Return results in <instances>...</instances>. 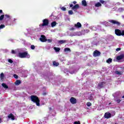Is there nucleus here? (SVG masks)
<instances>
[{"label":"nucleus","instance_id":"obj_1","mask_svg":"<svg viewBox=\"0 0 124 124\" xmlns=\"http://www.w3.org/2000/svg\"><path fill=\"white\" fill-rule=\"evenodd\" d=\"M31 100L34 103H36L37 106H40V100L36 95H32L30 96Z\"/></svg>","mask_w":124,"mask_h":124},{"label":"nucleus","instance_id":"obj_2","mask_svg":"<svg viewBox=\"0 0 124 124\" xmlns=\"http://www.w3.org/2000/svg\"><path fill=\"white\" fill-rule=\"evenodd\" d=\"M18 57L21 59H24L25 58L30 59V58H31V56L27 52H19L18 53Z\"/></svg>","mask_w":124,"mask_h":124},{"label":"nucleus","instance_id":"obj_3","mask_svg":"<svg viewBox=\"0 0 124 124\" xmlns=\"http://www.w3.org/2000/svg\"><path fill=\"white\" fill-rule=\"evenodd\" d=\"M115 33L117 36H124V31H121L120 29H115Z\"/></svg>","mask_w":124,"mask_h":124},{"label":"nucleus","instance_id":"obj_4","mask_svg":"<svg viewBox=\"0 0 124 124\" xmlns=\"http://www.w3.org/2000/svg\"><path fill=\"white\" fill-rule=\"evenodd\" d=\"M49 25V20L47 18H46L43 20V24H40L39 27H45Z\"/></svg>","mask_w":124,"mask_h":124},{"label":"nucleus","instance_id":"obj_5","mask_svg":"<svg viewBox=\"0 0 124 124\" xmlns=\"http://www.w3.org/2000/svg\"><path fill=\"white\" fill-rule=\"evenodd\" d=\"M70 7H72V10H74V11H76L78 9V8H80V6H79V4H77L75 6H73V4H70Z\"/></svg>","mask_w":124,"mask_h":124},{"label":"nucleus","instance_id":"obj_6","mask_svg":"<svg viewBox=\"0 0 124 124\" xmlns=\"http://www.w3.org/2000/svg\"><path fill=\"white\" fill-rule=\"evenodd\" d=\"M109 23H111L113 25H116L117 26H121V22L116 21L115 20H109Z\"/></svg>","mask_w":124,"mask_h":124},{"label":"nucleus","instance_id":"obj_7","mask_svg":"<svg viewBox=\"0 0 124 124\" xmlns=\"http://www.w3.org/2000/svg\"><path fill=\"white\" fill-rule=\"evenodd\" d=\"M100 55H101V53L100 52V51L96 50L95 51H94V52H93V57H98L99 56H100Z\"/></svg>","mask_w":124,"mask_h":124},{"label":"nucleus","instance_id":"obj_8","mask_svg":"<svg viewBox=\"0 0 124 124\" xmlns=\"http://www.w3.org/2000/svg\"><path fill=\"white\" fill-rule=\"evenodd\" d=\"M105 85V82H99L98 84L97 88L99 89H102V88L104 87V85Z\"/></svg>","mask_w":124,"mask_h":124},{"label":"nucleus","instance_id":"obj_9","mask_svg":"<svg viewBox=\"0 0 124 124\" xmlns=\"http://www.w3.org/2000/svg\"><path fill=\"white\" fill-rule=\"evenodd\" d=\"M40 40L41 42H46V41H47V39H46V36H45V35H41Z\"/></svg>","mask_w":124,"mask_h":124},{"label":"nucleus","instance_id":"obj_10","mask_svg":"<svg viewBox=\"0 0 124 124\" xmlns=\"http://www.w3.org/2000/svg\"><path fill=\"white\" fill-rule=\"evenodd\" d=\"M70 102H71V103H72V104H76V103H77V100L76 99V98L72 97L70 99Z\"/></svg>","mask_w":124,"mask_h":124},{"label":"nucleus","instance_id":"obj_11","mask_svg":"<svg viewBox=\"0 0 124 124\" xmlns=\"http://www.w3.org/2000/svg\"><path fill=\"white\" fill-rule=\"evenodd\" d=\"M104 117L105 119H110L111 118V113L110 112H106Z\"/></svg>","mask_w":124,"mask_h":124},{"label":"nucleus","instance_id":"obj_12","mask_svg":"<svg viewBox=\"0 0 124 124\" xmlns=\"http://www.w3.org/2000/svg\"><path fill=\"white\" fill-rule=\"evenodd\" d=\"M7 117L8 119H11L12 121H14V120H15V116H14V115L12 113L9 114Z\"/></svg>","mask_w":124,"mask_h":124},{"label":"nucleus","instance_id":"obj_13","mask_svg":"<svg viewBox=\"0 0 124 124\" xmlns=\"http://www.w3.org/2000/svg\"><path fill=\"white\" fill-rule=\"evenodd\" d=\"M82 27V24L80 22H78L76 24H75V28L77 29H80Z\"/></svg>","mask_w":124,"mask_h":124},{"label":"nucleus","instance_id":"obj_14","mask_svg":"<svg viewBox=\"0 0 124 124\" xmlns=\"http://www.w3.org/2000/svg\"><path fill=\"white\" fill-rule=\"evenodd\" d=\"M124 58V54H122V55H120V56H118L116 57V60H117V61H121V60H123Z\"/></svg>","mask_w":124,"mask_h":124},{"label":"nucleus","instance_id":"obj_15","mask_svg":"<svg viewBox=\"0 0 124 124\" xmlns=\"http://www.w3.org/2000/svg\"><path fill=\"white\" fill-rule=\"evenodd\" d=\"M81 4L82 6H84V7L88 6V4H87V1H86V0H82L81 1Z\"/></svg>","mask_w":124,"mask_h":124},{"label":"nucleus","instance_id":"obj_16","mask_svg":"<svg viewBox=\"0 0 124 124\" xmlns=\"http://www.w3.org/2000/svg\"><path fill=\"white\" fill-rule=\"evenodd\" d=\"M99 2L101 4H104V5H105L107 3V1L104 0H99Z\"/></svg>","mask_w":124,"mask_h":124},{"label":"nucleus","instance_id":"obj_17","mask_svg":"<svg viewBox=\"0 0 124 124\" xmlns=\"http://www.w3.org/2000/svg\"><path fill=\"white\" fill-rule=\"evenodd\" d=\"M95 7H99L100 6H102V5L100 2H98L96 4H95Z\"/></svg>","mask_w":124,"mask_h":124},{"label":"nucleus","instance_id":"obj_18","mask_svg":"<svg viewBox=\"0 0 124 124\" xmlns=\"http://www.w3.org/2000/svg\"><path fill=\"white\" fill-rule=\"evenodd\" d=\"M56 25H57V22L56 21H53L51 24V26L52 28H54V27H56Z\"/></svg>","mask_w":124,"mask_h":124},{"label":"nucleus","instance_id":"obj_19","mask_svg":"<svg viewBox=\"0 0 124 124\" xmlns=\"http://www.w3.org/2000/svg\"><path fill=\"white\" fill-rule=\"evenodd\" d=\"M54 50H55V52H60L61 51V48L54 47Z\"/></svg>","mask_w":124,"mask_h":124},{"label":"nucleus","instance_id":"obj_20","mask_svg":"<svg viewBox=\"0 0 124 124\" xmlns=\"http://www.w3.org/2000/svg\"><path fill=\"white\" fill-rule=\"evenodd\" d=\"M58 43H59L60 44H63V43H66V40H59L58 41Z\"/></svg>","mask_w":124,"mask_h":124},{"label":"nucleus","instance_id":"obj_21","mask_svg":"<svg viewBox=\"0 0 124 124\" xmlns=\"http://www.w3.org/2000/svg\"><path fill=\"white\" fill-rule=\"evenodd\" d=\"M53 65H54V66H58L59 62H56V61H53Z\"/></svg>","mask_w":124,"mask_h":124},{"label":"nucleus","instance_id":"obj_22","mask_svg":"<svg viewBox=\"0 0 124 124\" xmlns=\"http://www.w3.org/2000/svg\"><path fill=\"white\" fill-rule=\"evenodd\" d=\"M2 86L3 88H4V89H8V86L5 83H2Z\"/></svg>","mask_w":124,"mask_h":124},{"label":"nucleus","instance_id":"obj_23","mask_svg":"<svg viewBox=\"0 0 124 124\" xmlns=\"http://www.w3.org/2000/svg\"><path fill=\"white\" fill-rule=\"evenodd\" d=\"M106 62H107V63H111V62H112V59L108 58V60L106 61Z\"/></svg>","mask_w":124,"mask_h":124},{"label":"nucleus","instance_id":"obj_24","mask_svg":"<svg viewBox=\"0 0 124 124\" xmlns=\"http://www.w3.org/2000/svg\"><path fill=\"white\" fill-rule=\"evenodd\" d=\"M21 83H22L21 82V80H17L16 81V82H15V84H16V85H20V84H21Z\"/></svg>","mask_w":124,"mask_h":124},{"label":"nucleus","instance_id":"obj_25","mask_svg":"<svg viewBox=\"0 0 124 124\" xmlns=\"http://www.w3.org/2000/svg\"><path fill=\"white\" fill-rule=\"evenodd\" d=\"M69 15H73V11L72 10H69L68 12Z\"/></svg>","mask_w":124,"mask_h":124},{"label":"nucleus","instance_id":"obj_26","mask_svg":"<svg viewBox=\"0 0 124 124\" xmlns=\"http://www.w3.org/2000/svg\"><path fill=\"white\" fill-rule=\"evenodd\" d=\"M4 19V15H2L0 16V21H2Z\"/></svg>","mask_w":124,"mask_h":124},{"label":"nucleus","instance_id":"obj_27","mask_svg":"<svg viewBox=\"0 0 124 124\" xmlns=\"http://www.w3.org/2000/svg\"><path fill=\"white\" fill-rule=\"evenodd\" d=\"M65 52H71V50H70V48H65L64 49Z\"/></svg>","mask_w":124,"mask_h":124},{"label":"nucleus","instance_id":"obj_28","mask_svg":"<svg viewBox=\"0 0 124 124\" xmlns=\"http://www.w3.org/2000/svg\"><path fill=\"white\" fill-rule=\"evenodd\" d=\"M5 19L6 20V19H10V16L9 15H5Z\"/></svg>","mask_w":124,"mask_h":124},{"label":"nucleus","instance_id":"obj_29","mask_svg":"<svg viewBox=\"0 0 124 124\" xmlns=\"http://www.w3.org/2000/svg\"><path fill=\"white\" fill-rule=\"evenodd\" d=\"M88 99H89V100H93V95H90Z\"/></svg>","mask_w":124,"mask_h":124},{"label":"nucleus","instance_id":"obj_30","mask_svg":"<svg viewBox=\"0 0 124 124\" xmlns=\"http://www.w3.org/2000/svg\"><path fill=\"white\" fill-rule=\"evenodd\" d=\"M4 77V74H3V73H1L0 74V78H1V79H3Z\"/></svg>","mask_w":124,"mask_h":124},{"label":"nucleus","instance_id":"obj_31","mask_svg":"<svg viewBox=\"0 0 124 124\" xmlns=\"http://www.w3.org/2000/svg\"><path fill=\"white\" fill-rule=\"evenodd\" d=\"M3 28H5V25H4V24L0 25V30H1V29H3Z\"/></svg>","mask_w":124,"mask_h":124},{"label":"nucleus","instance_id":"obj_32","mask_svg":"<svg viewBox=\"0 0 124 124\" xmlns=\"http://www.w3.org/2000/svg\"><path fill=\"white\" fill-rule=\"evenodd\" d=\"M115 101L116 102H117V103H120V102H121V101H122V100H121V99H116V100H115Z\"/></svg>","mask_w":124,"mask_h":124},{"label":"nucleus","instance_id":"obj_33","mask_svg":"<svg viewBox=\"0 0 124 124\" xmlns=\"http://www.w3.org/2000/svg\"><path fill=\"white\" fill-rule=\"evenodd\" d=\"M86 105L90 107V106H92V103H91V102H87Z\"/></svg>","mask_w":124,"mask_h":124},{"label":"nucleus","instance_id":"obj_34","mask_svg":"<svg viewBox=\"0 0 124 124\" xmlns=\"http://www.w3.org/2000/svg\"><path fill=\"white\" fill-rule=\"evenodd\" d=\"M31 50H34V49H35V46H34V45H31Z\"/></svg>","mask_w":124,"mask_h":124},{"label":"nucleus","instance_id":"obj_35","mask_svg":"<svg viewBox=\"0 0 124 124\" xmlns=\"http://www.w3.org/2000/svg\"><path fill=\"white\" fill-rule=\"evenodd\" d=\"M62 10V11H66V8L64 7H62L61 8Z\"/></svg>","mask_w":124,"mask_h":124},{"label":"nucleus","instance_id":"obj_36","mask_svg":"<svg viewBox=\"0 0 124 124\" xmlns=\"http://www.w3.org/2000/svg\"><path fill=\"white\" fill-rule=\"evenodd\" d=\"M47 41L48 43H51L52 41H53L52 39H48L47 40Z\"/></svg>","mask_w":124,"mask_h":124},{"label":"nucleus","instance_id":"obj_37","mask_svg":"<svg viewBox=\"0 0 124 124\" xmlns=\"http://www.w3.org/2000/svg\"><path fill=\"white\" fill-rule=\"evenodd\" d=\"M74 124H81V122L80 121H76L74 122Z\"/></svg>","mask_w":124,"mask_h":124},{"label":"nucleus","instance_id":"obj_38","mask_svg":"<svg viewBox=\"0 0 124 124\" xmlns=\"http://www.w3.org/2000/svg\"><path fill=\"white\" fill-rule=\"evenodd\" d=\"M8 62H10V63H12L13 62V61L11 59H8Z\"/></svg>","mask_w":124,"mask_h":124},{"label":"nucleus","instance_id":"obj_39","mask_svg":"<svg viewBox=\"0 0 124 124\" xmlns=\"http://www.w3.org/2000/svg\"><path fill=\"white\" fill-rule=\"evenodd\" d=\"M116 74H118V75H121L122 74V73L118 71H116Z\"/></svg>","mask_w":124,"mask_h":124},{"label":"nucleus","instance_id":"obj_40","mask_svg":"<svg viewBox=\"0 0 124 124\" xmlns=\"http://www.w3.org/2000/svg\"><path fill=\"white\" fill-rule=\"evenodd\" d=\"M14 78H16V79H17V78H18V75H17L16 74H14Z\"/></svg>","mask_w":124,"mask_h":124},{"label":"nucleus","instance_id":"obj_41","mask_svg":"<svg viewBox=\"0 0 124 124\" xmlns=\"http://www.w3.org/2000/svg\"><path fill=\"white\" fill-rule=\"evenodd\" d=\"M12 54H16V51L14 50H12Z\"/></svg>","mask_w":124,"mask_h":124},{"label":"nucleus","instance_id":"obj_42","mask_svg":"<svg viewBox=\"0 0 124 124\" xmlns=\"http://www.w3.org/2000/svg\"><path fill=\"white\" fill-rule=\"evenodd\" d=\"M116 51H121V48L119 47L116 48Z\"/></svg>","mask_w":124,"mask_h":124},{"label":"nucleus","instance_id":"obj_43","mask_svg":"<svg viewBox=\"0 0 124 124\" xmlns=\"http://www.w3.org/2000/svg\"><path fill=\"white\" fill-rule=\"evenodd\" d=\"M70 31H75V28H72L70 29Z\"/></svg>","mask_w":124,"mask_h":124},{"label":"nucleus","instance_id":"obj_44","mask_svg":"<svg viewBox=\"0 0 124 124\" xmlns=\"http://www.w3.org/2000/svg\"><path fill=\"white\" fill-rule=\"evenodd\" d=\"M47 94V93L46 92H44L43 93V95H46Z\"/></svg>","mask_w":124,"mask_h":124},{"label":"nucleus","instance_id":"obj_45","mask_svg":"<svg viewBox=\"0 0 124 124\" xmlns=\"http://www.w3.org/2000/svg\"><path fill=\"white\" fill-rule=\"evenodd\" d=\"M2 123V119H1V118L0 117V124H1Z\"/></svg>","mask_w":124,"mask_h":124},{"label":"nucleus","instance_id":"obj_46","mask_svg":"<svg viewBox=\"0 0 124 124\" xmlns=\"http://www.w3.org/2000/svg\"><path fill=\"white\" fill-rule=\"evenodd\" d=\"M73 3L74 4H76V3H77V2L76 1H74L73 2Z\"/></svg>","mask_w":124,"mask_h":124},{"label":"nucleus","instance_id":"obj_47","mask_svg":"<svg viewBox=\"0 0 124 124\" xmlns=\"http://www.w3.org/2000/svg\"><path fill=\"white\" fill-rule=\"evenodd\" d=\"M2 13V10H0V14H1Z\"/></svg>","mask_w":124,"mask_h":124},{"label":"nucleus","instance_id":"obj_48","mask_svg":"<svg viewBox=\"0 0 124 124\" xmlns=\"http://www.w3.org/2000/svg\"><path fill=\"white\" fill-rule=\"evenodd\" d=\"M53 16H54V15H53V14H52L50 15V17H53Z\"/></svg>","mask_w":124,"mask_h":124},{"label":"nucleus","instance_id":"obj_49","mask_svg":"<svg viewBox=\"0 0 124 124\" xmlns=\"http://www.w3.org/2000/svg\"><path fill=\"white\" fill-rule=\"evenodd\" d=\"M122 98H124V95L122 96Z\"/></svg>","mask_w":124,"mask_h":124},{"label":"nucleus","instance_id":"obj_50","mask_svg":"<svg viewBox=\"0 0 124 124\" xmlns=\"http://www.w3.org/2000/svg\"><path fill=\"white\" fill-rule=\"evenodd\" d=\"M123 2H124V0H123Z\"/></svg>","mask_w":124,"mask_h":124}]
</instances>
